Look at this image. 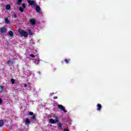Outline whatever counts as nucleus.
I'll return each mask as SVG.
<instances>
[{
	"instance_id": "obj_21",
	"label": "nucleus",
	"mask_w": 131,
	"mask_h": 131,
	"mask_svg": "<svg viewBox=\"0 0 131 131\" xmlns=\"http://www.w3.org/2000/svg\"><path fill=\"white\" fill-rule=\"evenodd\" d=\"M21 6L24 9H25V8H26V5L24 3L21 4Z\"/></svg>"
},
{
	"instance_id": "obj_33",
	"label": "nucleus",
	"mask_w": 131,
	"mask_h": 131,
	"mask_svg": "<svg viewBox=\"0 0 131 131\" xmlns=\"http://www.w3.org/2000/svg\"><path fill=\"white\" fill-rule=\"evenodd\" d=\"M51 95H53V94L51 93Z\"/></svg>"
},
{
	"instance_id": "obj_1",
	"label": "nucleus",
	"mask_w": 131,
	"mask_h": 131,
	"mask_svg": "<svg viewBox=\"0 0 131 131\" xmlns=\"http://www.w3.org/2000/svg\"><path fill=\"white\" fill-rule=\"evenodd\" d=\"M18 32L20 36H24V37H27V36H28V33L27 32H25L24 30L22 29H19L18 30Z\"/></svg>"
},
{
	"instance_id": "obj_31",
	"label": "nucleus",
	"mask_w": 131,
	"mask_h": 131,
	"mask_svg": "<svg viewBox=\"0 0 131 131\" xmlns=\"http://www.w3.org/2000/svg\"><path fill=\"white\" fill-rule=\"evenodd\" d=\"M53 99H58V97L55 96L53 97Z\"/></svg>"
},
{
	"instance_id": "obj_19",
	"label": "nucleus",
	"mask_w": 131,
	"mask_h": 131,
	"mask_svg": "<svg viewBox=\"0 0 131 131\" xmlns=\"http://www.w3.org/2000/svg\"><path fill=\"white\" fill-rule=\"evenodd\" d=\"M69 61H70V59L68 60L67 59H64V62L66 63V64H68L69 63Z\"/></svg>"
},
{
	"instance_id": "obj_34",
	"label": "nucleus",
	"mask_w": 131,
	"mask_h": 131,
	"mask_svg": "<svg viewBox=\"0 0 131 131\" xmlns=\"http://www.w3.org/2000/svg\"><path fill=\"white\" fill-rule=\"evenodd\" d=\"M51 95H53V94L51 93Z\"/></svg>"
},
{
	"instance_id": "obj_3",
	"label": "nucleus",
	"mask_w": 131,
	"mask_h": 131,
	"mask_svg": "<svg viewBox=\"0 0 131 131\" xmlns=\"http://www.w3.org/2000/svg\"><path fill=\"white\" fill-rule=\"evenodd\" d=\"M57 106L59 109H60V110H62V111H63V112H65V113H67V111L65 110V107L63 106V105L59 104L57 105Z\"/></svg>"
},
{
	"instance_id": "obj_8",
	"label": "nucleus",
	"mask_w": 131,
	"mask_h": 131,
	"mask_svg": "<svg viewBox=\"0 0 131 131\" xmlns=\"http://www.w3.org/2000/svg\"><path fill=\"white\" fill-rule=\"evenodd\" d=\"M49 122L50 123H51V124H56V121L53 119H50L49 120Z\"/></svg>"
},
{
	"instance_id": "obj_9",
	"label": "nucleus",
	"mask_w": 131,
	"mask_h": 131,
	"mask_svg": "<svg viewBox=\"0 0 131 131\" xmlns=\"http://www.w3.org/2000/svg\"><path fill=\"white\" fill-rule=\"evenodd\" d=\"M7 29H6V28L4 27L1 29V33H5L6 32Z\"/></svg>"
},
{
	"instance_id": "obj_24",
	"label": "nucleus",
	"mask_w": 131,
	"mask_h": 131,
	"mask_svg": "<svg viewBox=\"0 0 131 131\" xmlns=\"http://www.w3.org/2000/svg\"><path fill=\"white\" fill-rule=\"evenodd\" d=\"M0 89L2 90V91L4 90V86H0Z\"/></svg>"
},
{
	"instance_id": "obj_13",
	"label": "nucleus",
	"mask_w": 131,
	"mask_h": 131,
	"mask_svg": "<svg viewBox=\"0 0 131 131\" xmlns=\"http://www.w3.org/2000/svg\"><path fill=\"white\" fill-rule=\"evenodd\" d=\"M5 23L6 24H10V21H9V19H8V17H6L5 18Z\"/></svg>"
},
{
	"instance_id": "obj_6",
	"label": "nucleus",
	"mask_w": 131,
	"mask_h": 131,
	"mask_svg": "<svg viewBox=\"0 0 131 131\" xmlns=\"http://www.w3.org/2000/svg\"><path fill=\"white\" fill-rule=\"evenodd\" d=\"M97 111H100L101 109H102V105L99 103L97 104Z\"/></svg>"
},
{
	"instance_id": "obj_27",
	"label": "nucleus",
	"mask_w": 131,
	"mask_h": 131,
	"mask_svg": "<svg viewBox=\"0 0 131 131\" xmlns=\"http://www.w3.org/2000/svg\"><path fill=\"white\" fill-rule=\"evenodd\" d=\"M31 119H35V116H32L31 117Z\"/></svg>"
},
{
	"instance_id": "obj_4",
	"label": "nucleus",
	"mask_w": 131,
	"mask_h": 131,
	"mask_svg": "<svg viewBox=\"0 0 131 131\" xmlns=\"http://www.w3.org/2000/svg\"><path fill=\"white\" fill-rule=\"evenodd\" d=\"M29 22L31 25H35V23H36V20L35 18H31L29 20Z\"/></svg>"
},
{
	"instance_id": "obj_23",
	"label": "nucleus",
	"mask_w": 131,
	"mask_h": 131,
	"mask_svg": "<svg viewBox=\"0 0 131 131\" xmlns=\"http://www.w3.org/2000/svg\"><path fill=\"white\" fill-rule=\"evenodd\" d=\"M35 64H39V60H35Z\"/></svg>"
},
{
	"instance_id": "obj_18",
	"label": "nucleus",
	"mask_w": 131,
	"mask_h": 131,
	"mask_svg": "<svg viewBox=\"0 0 131 131\" xmlns=\"http://www.w3.org/2000/svg\"><path fill=\"white\" fill-rule=\"evenodd\" d=\"M4 125V121L0 120V126H3Z\"/></svg>"
},
{
	"instance_id": "obj_29",
	"label": "nucleus",
	"mask_w": 131,
	"mask_h": 131,
	"mask_svg": "<svg viewBox=\"0 0 131 131\" xmlns=\"http://www.w3.org/2000/svg\"><path fill=\"white\" fill-rule=\"evenodd\" d=\"M63 131H69V130H68L67 128H64L63 129Z\"/></svg>"
},
{
	"instance_id": "obj_32",
	"label": "nucleus",
	"mask_w": 131,
	"mask_h": 131,
	"mask_svg": "<svg viewBox=\"0 0 131 131\" xmlns=\"http://www.w3.org/2000/svg\"><path fill=\"white\" fill-rule=\"evenodd\" d=\"M24 87L25 88H27V84H24Z\"/></svg>"
},
{
	"instance_id": "obj_30",
	"label": "nucleus",
	"mask_w": 131,
	"mask_h": 131,
	"mask_svg": "<svg viewBox=\"0 0 131 131\" xmlns=\"http://www.w3.org/2000/svg\"><path fill=\"white\" fill-rule=\"evenodd\" d=\"M3 103V100H2V98H0V104Z\"/></svg>"
},
{
	"instance_id": "obj_2",
	"label": "nucleus",
	"mask_w": 131,
	"mask_h": 131,
	"mask_svg": "<svg viewBox=\"0 0 131 131\" xmlns=\"http://www.w3.org/2000/svg\"><path fill=\"white\" fill-rule=\"evenodd\" d=\"M27 2L30 5V6H33L34 8H35V6H36V5H37V3H36V2H35L33 0H27Z\"/></svg>"
},
{
	"instance_id": "obj_22",
	"label": "nucleus",
	"mask_w": 131,
	"mask_h": 131,
	"mask_svg": "<svg viewBox=\"0 0 131 131\" xmlns=\"http://www.w3.org/2000/svg\"><path fill=\"white\" fill-rule=\"evenodd\" d=\"M11 81L12 84H14V83H15V80L14 79L12 78L11 79Z\"/></svg>"
},
{
	"instance_id": "obj_17",
	"label": "nucleus",
	"mask_w": 131,
	"mask_h": 131,
	"mask_svg": "<svg viewBox=\"0 0 131 131\" xmlns=\"http://www.w3.org/2000/svg\"><path fill=\"white\" fill-rule=\"evenodd\" d=\"M28 32H29V34H30V35H32L33 34L32 33V32L31 31V30L29 29L28 30Z\"/></svg>"
},
{
	"instance_id": "obj_20",
	"label": "nucleus",
	"mask_w": 131,
	"mask_h": 131,
	"mask_svg": "<svg viewBox=\"0 0 131 131\" xmlns=\"http://www.w3.org/2000/svg\"><path fill=\"white\" fill-rule=\"evenodd\" d=\"M19 11L21 12V13L24 12V10H23V8H22L21 7H19Z\"/></svg>"
},
{
	"instance_id": "obj_35",
	"label": "nucleus",
	"mask_w": 131,
	"mask_h": 131,
	"mask_svg": "<svg viewBox=\"0 0 131 131\" xmlns=\"http://www.w3.org/2000/svg\"><path fill=\"white\" fill-rule=\"evenodd\" d=\"M35 52H36V51H35Z\"/></svg>"
},
{
	"instance_id": "obj_7",
	"label": "nucleus",
	"mask_w": 131,
	"mask_h": 131,
	"mask_svg": "<svg viewBox=\"0 0 131 131\" xmlns=\"http://www.w3.org/2000/svg\"><path fill=\"white\" fill-rule=\"evenodd\" d=\"M36 11L37 13H40V7L36 5Z\"/></svg>"
},
{
	"instance_id": "obj_14",
	"label": "nucleus",
	"mask_w": 131,
	"mask_h": 131,
	"mask_svg": "<svg viewBox=\"0 0 131 131\" xmlns=\"http://www.w3.org/2000/svg\"><path fill=\"white\" fill-rule=\"evenodd\" d=\"M9 35L11 37H13V35H14V33H13V32L12 31H10L9 32Z\"/></svg>"
},
{
	"instance_id": "obj_25",
	"label": "nucleus",
	"mask_w": 131,
	"mask_h": 131,
	"mask_svg": "<svg viewBox=\"0 0 131 131\" xmlns=\"http://www.w3.org/2000/svg\"><path fill=\"white\" fill-rule=\"evenodd\" d=\"M13 18H17V15H16V14H14L13 15Z\"/></svg>"
},
{
	"instance_id": "obj_16",
	"label": "nucleus",
	"mask_w": 131,
	"mask_h": 131,
	"mask_svg": "<svg viewBox=\"0 0 131 131\" xmlns=\"http://www.w3.org/2000/svg\"><path fill=\"white\" fill-rule=\"evenodd\" d=\"M21 3H22V0H17V4L18 5H21Z\"/></svg>"
},
{
	"instance_id": "obj_5",
	"label": "nucleus",
	"mask_w": 131,
	"mask_h": 131,
	"mask_svg": "<svg viewBox=\"0 0 131 131\" xmlns=\"http://www.w3.org/2000/svg\"><path fill=\"white\" fill-rule=\"evenodd\" d=\"M15 62V61L14 60L9 59L7 61V64L9 65V66H12L13 64Z\"/></svg>"
},
{
	"instance_id": "obj_11",
	"label": "nucleus",
	"mask_w": 131,
	"mask_h": 131,
	"mask_svg": "<svg viewBox=\"0 0 131 131\" xmlns=\"http://www.w3.org/2000/svg\"><path fill=\"white\" fill-rule=\"evenodd\" d=\"M54 118H55V121H56V123L57 122H59V117L57 116H54Z\"/></svg>"
},
{
	"instance_id": "obj_15",
	"label": "nucleus",
	"mask_w": 131,
	"mask_h": 131,
	"mask_svg": "<svg viewBox=\"0 0 131 131\" xmlns=\"http://www.w3.org/2000/svg\"><path fill=\"white\" fill-rule=\"evenodd\" d=\"M6 10H10V9H11V6H10V5H7L6 7Z\"/></svg>"
},
{
	"instance_id": "obj_10",
	"label": "nucleus",
	"mask_w": 131,
	"mask_h": 131,
	"mask_svg": "<svg viewBox=\"0 0 131 131\" xmlns=\"http://www.w3.org/2000/svg\"><path fill=\"white\" fill-rule=\"evenodd\" d=\"M57 127L58 128H59V129H63V128H62V123L59 122L57 124Z\"/></svg>"
},
{
	"instance_id": "obj_12",
	"label": "nucleus",
	"mask_w": 131,
	"mask_h": 131,
	"mask_svg": "<svg viewBox=\"0 0 131 131\" xmlns=\"http://www.w3.org/2000/svg\"><path fill=\"white\" fill-rule=\"evenodd\" d=\"M25 124H30V121H29V119H26L25 121Z\"/></svg>"
},
{
	"instance_id": "obj_28",
	"label": "nucleus",
	"mask_w": 131,
	"mask_h": 131,
	"mask_svg": "<svg viewBox=\"0 0 131 131\" xmlns=\"http://www.w3.org/2000/svg\"><path fill=\"white\" fill-rule=\"evenodd\" d=\"M29 115H33V112H30L29 113Z\"/></svg>"
},
{
	"instance_id": "obj_26",
	"label": "nucleus",
	"mask_w": 131,
	"mask_h": 131,
	"mask_svg": "<svg viewBox=\"0 0 131 131\" xmlns=\"http://www.w3.org/2000/svg\"><path fill=\"white\" fill-rule=\"evenodd\" d=\"M30 57H32V58H34V57H35V56H34V55H33V54H30Z\"/></svg>"
}]
</instances>
